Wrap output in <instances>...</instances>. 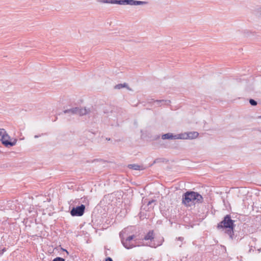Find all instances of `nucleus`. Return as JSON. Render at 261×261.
<instances>
[{
    "instance_id": "15",
    "label": "nucleus",
    "mask_w": 261,
    "mask_h": 261,
    "mask_svg": "<svg viewBox=\"0 0 261 261\" xmlns=\"http://www.w3.org/2000/svg\"><path fill=\"white\" fill-rule=\"evenodd\" d=\"M163 241H164V239H163V238H162L157 244H155V243H154L153 245H150L149 246L152 247H156L157 246L161 245L162 244Z\"/></svg>"
},
{
    "instance_id": "7",
    "label": "nucleus",
    "mask_w": 261,
    "mask_h": 261,
    "mask_svg": "<svg viewBox=\"0 0 261 261\" xmlns=\"http://www.w3.org/2000/svg\"><path fill=\"white\" fill-rule=\"evenodd\" d=\"M176 135H174L171 133H167L164 134L162 136V139L163 140L165 139H176Z\"/></svg>"
},
{
    "instance_id": "16",
    "label": "nucleus",
    "mask_w": 261,
    "mask_h": 261,
    "mask_svg": "<svg viewBox=\"0 0 261 261\" xmlns=\"http://www.w3.org/2000/svg\"><path fill=\"white\" fill-rule=\"evenodd\" d=\"M127 84L125 83H124L123 84H118V85H116L115 86V88L120 89H121L124 87H127Z\"/></svg>"
},
{
    "instance_id": "8",
    "label": "nucleus",
    "mask_w": 261,
    "mask_h": 261,
    "mask_svg": "<svg viewBox=\"0 0 261 261\" xmlns=\"http://www.w3.org/2000/svg\"><path fill=\"white\" fill-rule=\"evenodd\" d=\"M89 112V109L77 108V114L80 116H83L88 114Z\"/></svg>"
},
{
    "instance_id": "9",
    "label": "nucleus",
    "mask_w": 261,
    "mask_h": 261,
    "mask_svg": "<svg viewBox=\"0 0 261 261\" xmlns=\"http://www.w3.org/2000/svg\"><path fill=\"white\" fill-rule=\"evenodd\" d=\"M198 133L197 132H188V139H194L198 137Z\"/></svg>"
},
{
    "instance_id": "19",
    "label": "nucleus",
    "mask_w": 261,
    "mask_h": 261,
    "mask_svg": "<svg viewBox=\"0 0 261 261\" xmlns=\"http://www.w3.org/2000/svg\"><path fill=\"white\" fill-rule=\"evenodd\" d=\"M177 239L180 241H183L184 240V238L183 237H178V238H177Z\"/></svg>"
},
{
    "instance_id": "26",
    "label": "nucleus",
    "mask_w": 261,
    "mask_h": 261,
    "mask_svg": "<svg viewBox=\"0 0 261 261\" xmlns=\"http://www.w3.org/2000/svg\"><path fill=\"white\" fill-rule=\"evenodd\" d=\"M35 138H37V137H38V136H35Z\"/></svg>"
},
{
    "instance_id": "14",
    "label": "nucleus",
    "mask_w": 261,
    "mask_h": 261,
    "mask_svg": "<svg viewBox=\"0 0 261 261\" xmlns=\"http://www.w3.org/2000/svg\"><path fill=\"white\" fill-rule=\"evenodd\" d=\"M157 103V105H159L160 103H164L166 105H169L170 103V100H157L155 101Z\"/></svg>"
},
{
    "instance_id": "23",
    "label": "nucleus",
    "mask_w": 261,
    "mask_h": 261,
    "mask_svg": "<svg viewBox=\"0 0 261 261\" xmlns=\"http://www.w3.org/2000/svg\"><path fill=\"white\" fill-rule=\"evenodd\" d=\"M63 250L64 251H66V253H67V254H69L68 252L66 250H65V249H63Z\"/></svg>"
},
{
    "instance_id": "3",
    "label": "nucleus",
    "mask_w": 261,
    "mask_h": 261,
    "mask_svg": "<svg viewBox=\"0 0 261 261\" xmlns=\"http://www.w3.org/2000/svg\"><path fill=\"white\" fill-rule=\"evenodd\" d=\"M97 2L101 4L128 5L130 6L144 5L147 4V2L136 0H97Z\"/></svg>"
},
{
    "instance_id": "6",
    "label": "nucleus",
    "mask_w": 261,
    "mask_h": 261,
    "mask_svg": "<svg viewBox=\"0 0 261 261\" xmlns=\"http://www.w3.org/2000/svg\"><path fill=\"white\" fill-rule=\"evenodd\" d=\"M85 206L82 204L80 206L73 207L70 211V214L72 216H82L85 212Z\"/></svg>"
},
{
    "instance_id": "5",
    "label": "nucleus",
    "mask_w": 261,
    "mask_h": 261,
    "mask_svg": "<svg viewBox=\"0 0 261 261\" xmlns=\"http://www.w3.org/2000/svg\"><path fill=\"white\" fill-rule=\"evenodd\" d=\"M10 139V136L8 135L6 131L4 128H0V140L2 144L6 147L13 146L16 143V140H15L13 142L9 141Z\"/></svg>"
},
{
    "instance_id": "13",
    "label": "nucleus",
    "mask_w": 261,
    "mask_h": 261,
    "mask_svg": "<svg viewBox=\"0 0 261 261\" xmlns=\"http://www.w3.org/2000/svg\"><path fill=\"white\" fill-rule=\"evenodd\" d=\"M128 167L129 169L136 170H139L143 169L142 167L141 166L137 165V164H129L128 165Z\"/></svg>"
},
{
    "instance_id": "20",
    "label": "nucleus",
    "mask_w": 261,
    "mask_h": 261,
    "mask_svg": "<svg viewBox=\"0 0 261 261\" xmlns=\"http://www.w3.org/2000/svg\"><path fill=\"white\" fill-rule=\"evenodd\" d=\"M257 12L259 14V15L261 16V7L258 8L257 9Z\"/></svg>"
},
{
    "instance_id": "11",
    "label": "nucleus",
    "mask_w": 261,
    "mask_h": 261,
    "mask_svg": "<svg viewBox=\"0 0 261 261\" xmlns=\"http://www.w3.org/2000/svg\"><path fill=\"white\" fill-rule=\"evenodd\" d=\"M145 240H152L154 239L153 231L152 230L149 231L144 237Z\"/></svg>"
},
{
    "instance_id": "22",
    "label": "nucleus",
    "mask_w": 261,
    "mask_h": 261,
    "mask_svg": "<svg viewBox=\"0 0 261 261\" xmlns=\"http://www.w3.org/2000/svg\"><path fill=\"white\" fill-rule=\"evenodd\" d=\"M154 202V201H153V200H152V201H149V202H148V204H151V203L152 202Z\"/></svg>"
},
{
    "instance_id": "24",
    "label": "nucleus",
    "mask_w": 261,
    "mask_h": 261,
    "mask_svg": "<svg viewBox=\"0 0 261 261\" xmlns=\"http://www.w3.org/2000/svg\"><path fill=\"white\" fill-rule=\"evenodd\" d=\"M258 118L261 119V116H258Z\"/></svg>"
},
{
    "instance_id": "10",
    "label": "nucleus",
    "mask_w": 261,
    "mask_h": 261,
    "mask_svg": "<svg viewBox=\"0 0 261 261\" xmlns=\"http://www.w3.org/2000/svg\"><path fill=\"white\" fill-rule=\"evenodd\" d=\"M77 107L64 111L65 114H77Z\"/></svg>"
},
{
    "instance_id": "4",
    "label": "nucleus",
    "mask_w": 261,
    "mask_h": 261,
    "mask_svg": "<svg viewBox=\"0 0 261 261\" xmlns=\"http://www.w3.org/2000/svg\"><path fill=\"white\" fill-rule=\"evenodd\" d=\"M233 221L231 219L230 216L228 215L224 217L223 221L218 224L217 226L218 228H228L227 230V233L231 238H232L233 234Z\"/></svg>"
},
{
    "instance_id": "1",
    "label": "nucleus",
    "mask_w": 261,
    "mask_h": 261,
    "mask_svg": "<svg viewBox=\"0 0 261 261\" xmlns=\"http://www.w3.org/2000/svg\"><path fill=\"white\" fill-rule=\"evenodd\" d=\"M202 196L197 192L187 191L182 195V203L187 207L203 202Z\"/></svg>"
},
{
    "instance_id": "25",
    "label": "nucleus",
    "mask_w": 261,
    "mask_h": 261,
    "mask_svg": "<svg viewBox=\"0 0 261 261\" xmlns=\"http://www.w3.org/2000/svg\"><path fill=\"white\" fill-rule=\"evenodd\" d=\"M157 160H155V161H154V163H156V162H157Z\"/></svg>"
},
{
    "instance_id": "17",
    "label": "nucleus",
    "mask_w": 261,
    "mask_h": 261,
    "mask_svg": "<svg viewBox=\"0 0 261 261\" xmlns=\"http://www.w3.org/2000/svg\"><path fill=\"white\" fill-rule=\"evenodd\" d=\"M249 102H250V105H251L252 106H256L257 105V102L253 99H250L249 100Z\"/></svg>"
},
{
    "instance_id": "18",
    "label": "nucleus",
    "mask_w": 261,
    "mask_h": 261,
    "mask_svg": "<svg viewBox=\"0 0 261 261\" xmlns=\"http://www.w3.org/2000/svg\"><path fill=\"white\" fill-rule=\"evenodd\" d=\"M53 261H65V259L63 258L58 257L54 259Z\"/></svg>"
},
{
    "instance_id": "21",
    "label": "nucleus",
    "mask_w": 261,
    "mask_h": 261,
    "mask_svg": "<svg viewBox=\"0 0 261 261\" xmlns=\"http://www.w3.org/2000/svg\"><path fill=\"white\" fill-rule=\"evenodd\" d=\"M106 261H113V260L111 257H109L106 258Z\"/></svg>"
},
{
    "instance_id": "12",
    "label": "nucleus",
    "mask_w": 261,
    "mask_h": 261,
    "mask_svg": "<svg viewBox=\"0 0 261 261\" xmlns=\"http://www.w3.org/2000/svg\"><path fill=\"white\" fill-rule=\"evenodd\" d=\"M176 139H188V132L176 135Z\"/></svg>"
},
{
    "instance_id": "2",
    "label": "nucleus",
    "mask_w": 261,
    "mask_h": 261,
    "mask_svg": "<svg viewBox=\"0 0 261 261\" xmlns=\"http://www.w3.org/2000/svg\"><path fill=\"white\" fill-rule=\"evenodd\" d=\"M127 231V228L124 229L120 232L119 236L123 246L126 249H129L136 246L134 241L135 236V235L128 236Z\"/></svg>"
}]
</instances>
